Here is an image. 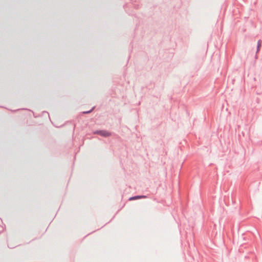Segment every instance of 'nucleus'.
<instances>
[{
	"instance_id": "nucleus-3",
	"label": "nucleus",
	"mask_w": 262,
	"mask_h": 262,
	"mask_svg": "<svg viewBox=\"0 0 262 262\" xmlns=\"http://www.w3.org/2000/svg\"><path fill=\"white\" fill-rule=\"evenodd\" d=\"M261 46V40H258L257 42V52L259 50V49Z\"/></svg>"
},
{
	"instance_id": "nucleus-2",
	"label": "nucleus",
	"mask_w": 262,
	"mask_h": 262,
	"mask_svg": "<svg viewBox=\"0 0 262 262\" xmlns=\"http://www.w3.org/2000/svg\"><path fill=\"white\" fill-rule=\"evenodd\" d=\"M145 196H134V197H132L129 199V200H135V199H140V198H144Z\"/></svg>"
},
{
	"instance_id": "nucleus-4",
	"label": "nucleus",
	"mask_w": 262,
	"mask_h": 262,
	"mask_svg": "<svg viewBox=\"0 0 262 262\" xmlns=\"http://www.w3.org/2000/svg\"><path fill=\"white\" fill-rule=\"evenodd\" d=\"M91 111H89V112H83V113H90Z\"/></svg>"
},
{
	"instance_id": "nucleus-1",
	"label": "nucleus",
	"mask_w": 262,
	"mask_h": 262,
	"mask_svg": "<svg viewBox=\"0 0 262 262\" xmlns=\"http://www.w3.org/2000/svg\"><path fill=\"white\" fill-rule=\"evenodd\" d=\"M100 134L103 136H104V137H108V136H110L111 135V134L108 133V132H106L105 131H101L100 132Z\"/></svg>"
}]
</instances>
